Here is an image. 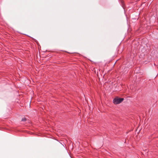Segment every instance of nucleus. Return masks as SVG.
Returning a JSON list of instances; mask_svg holds the SVG:
<instances>
[{"instance_id":"obj_1","label":"nucleus","mask_w":158,"mask_h":158,"mask_svg":"<svg viewBox=\"0 0 158 158\" xmlns=\"http://www.w3.org/2000/svg\"><path fill=\"white\" fill-rule=\"evenodd\" d=\"M124 100L123 98H115L113 100V102L115 104H118L121 103Z\"/></svg>"},{"instance_id":"obj_2","label":"nucleus","mask_w":158,"mask_h":158,"mask_svg":"<svg viewBox=\"0 0 158 158\" xmlns=\"http://www.w3.org/2000/svg\"><path fill=\"white\" fill-rule=\"evenodd\" d=\"M26 119L25 118H22L21 121L23 122L25 121H26Z\"/></svg>"}]
</instances>
